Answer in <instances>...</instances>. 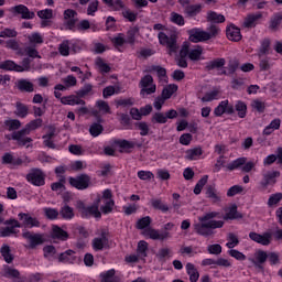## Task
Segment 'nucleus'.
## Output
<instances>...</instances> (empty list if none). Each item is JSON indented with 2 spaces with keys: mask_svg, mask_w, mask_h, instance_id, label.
Returning <instances> with one entry per match:
<instances>
[{
  "mask_svg": "<svg viewBox=\"0 0 282 282\" xmlns=\"http://www.w3.org/2000/svg\"><path fill=\"white\" fill-rule=\"evenodd\" d=\"M4 126L8 127V131H18V129H21V121L19 119H8L4 121Z\"/></svg>",
  "mask_w": 282,
  "mask_h": 282,
  "instance_id": "obj_52",
  "label": "nucleus"
},
{
  "mask_svg": "<svg viewBox=\"0 0 282 282\" xmlns=\"http://www.w3.org/2000/svg\"><path fill=\"white\" fill-rule=\"evenodd\" d=\"M202 12V4H191L185 7L184 13L187 14V17H197Z\"/></svg>",
  "mask_w": 282,
  "mask_h": 282,
  "instance_id": "obj_43",
  "label": "nucleus"
},
{
  "mask_svg": "<svg viewBox=\"0 0 282 282\" xmlns=\"http://www.w3.org/2000/svg\"><path fill=\"white\" fill-rule=\"evenodd\" d=\"M1 257H3L6 263H12L14 261V256L12 254V250L10 249V246L2 245L0 248Z\"/></svg>",
  "mask_w": 282,
  "mask_h": 282,
  "instance_id": "obj_32",
  "label": "nucleus"
},
{
  "mask_svg": "<svg viewBox=\"0 0 282 282\" xmlns=\"http://www.w3.org/2000/svg\"><path fill=\"white\" fill-rule=\"evenodd\" d=\"M276 177H281L279 171H264L262 172V180L259 183L261 191H268L269 186L276 184Z\"/></svg>",
  "mask_w": 282,
  "mask_h": 282,
  "instance_id": "obj_7",
  "label": "nucleus"
},
{
  "mask_svg": "<svg viewBox=\"0 0 282 282\" xmlns=\"http://www.w3.org/2000/svg\"><path fill=\"white\" fill-rule=\"evenodd\" d=\"M139 87H141L140 96L142 98H147V96H151V94L158 91V86L153 83V76L151 75L143 76L139 83Z\"/></svg>",
  "mask_w": 282,
  "mask_h": 282,
  "instance_id": "obj_4",
  "label": "nucleus"
},
{
  "mask_svg": "<svg viewBox=\"0 0 282 282\" xmlns=\"http://www.w3.org/2000/svg\"><path fill=\"white\" fill-rule=\"evenodd\" d=\"M19 33L14 29H4L0 32V39H17Z\"/></svg>",
  "mask_w": 282,
  "mask_h": 282,
  "instance_id": "obj_58",
  "label": "nucleus"
},
{
  "mask_svg": "<svg viewBox=\"0 0 282 282\" xmlns=\"http://www.w3.org/2000/svg\"><path fill=\"white\" fill-rule=\"evenodd\" d=\"M76 251L68 249L58 256L59 263H74L76 259Z\"/></svg>",
  "mask_w": 282,
  "mask_h": 282,
  "instance_id": "obj_26",
  "label": "nucleus"
},
{
  "mask_svg": "<svg viewBox=\"0 0 282 282\" xmlns=\"http://www.w3.org/2000/svg\"><path fill=\"white\" fill-rule=\"evenodd\" d=\"M102 131H105V128L100 123H93L89 128V133L93 138H98Z\"/></svg>",
  "mask_w": 282,
  "mask_h": 282,
  "instance_id": "obj_56",
  "label": "nucleus"
},
{
  "mask_svg": "<svg viewBox=\"0 0 282 282\" xmlns=\"http://www.w3.org/2000/svg\"><path fill=\"white\" fill-rule=\"evenodd\" d=\"M270 45H271L270 39L262 40L259 52H258V56L261 57V56H265V55L270 54V52L272 51Z\"/></svg>",
  "mask_w": 282,
  "mask_h": 282,
  "instance_id": "obj_40",
  "label": "nucleus"
},
{
  "mask_svg": "<svg viewBox=\"0 0 282 282\" xmlns=\"http://www.w3.org/2000/svg\"><path fill=\"white\" fill-rule=\"evenodd\" d=\"M202 54H204V47L202 45H195L189 50L188 58L189 61H200Z\"/></svg>",
  "mask_w": 282,
  "mask_h": 282,
  "instance_id": "obj_35",
  "label": "nucleus"
},
{
  "mask_svg": "<svg viewBox=\"0 0 282 282\" xmlns=\"http://www.w3.org/2000/svg\"><path fill=\"white\" fill-rule=\"evenodd\" d=\"M0 69H3L4 72H21V65L15 64L12 59H7L2 63H0Z\"/></svg>",
  "mask_w": 282,
  "mask_h": 282,
  "instance_id": "obj_25",
  "label": "nucleus"
},
{
  "mask_svg": "<svg viewBox=\"0 0 282 282\" xmlns=\"http://www.w3.org/2000/svg\"><path fill=\"white\" fill-rule=\"evenodd\" d=\"M4 226L7 227H0V237H12V235H19L17 228H21V223L17 219H8Z\"/></svg>",
  "mask_w": 282,
  "mask_h": 282,
  "instance_id": "obj_8",
  "label": "nucleus"
},
{
  "mask_svg": "<svg viewBox=\"0 0 282 282\" xmlns=\"http://www.w3.org/2000/svg\"><path fill=\"white\" fill-rule=\"evenodd\" d=\"M150 204L154 210H161V213H169V210H171L169 204L164 203L162 198H152Z\"/></svg>",
  "mask_w": 282,
  "mask_h": 282,
  "instance_id": "obj_22",
  "label": "nucleus"
},
{
  "mask_svg": "<svg viewBox=\"0 0 282 282\" xmlns=\"http://www.w3.org/2000/svg\"><path fill=\"white\" fill-rule=\"evenodd\" d=\"M227 240L228 242L226 243L227 248H229V250H232V248H237V246H239V237H237V235H235L234 232H229L227 235Z\"/></svg>",
  "mask_w": 282,
  "mask_h": 282,
  "instance_id": "obj_51",
  "label": "nucleus"
},
{
  "mask_svg": "<svg viewBox=\"0 0 282 282\" xmlns=\"http://www.w3.org/2000/svg\"><path fill=\"white\" fill-rule=\"evenodd\" d=\"M28 41L31 44V46H34V47L35 45H43L44 43L43 35H41V33L39 32L28 35Z\"/></svg>",
  "mask_w": 282,
  "mask_h": 282,
  "instance_id": "obj_42",
  "label": "nucleus"
},
{
  "mask_svg": "<svg viewBox=\"0 0 282 282\" xmlns=\"http://www.w3.org/2000/svg\"><path fill=\"white\" fill-rule=\"evenodd\" d=\"M260 19H263V14L260 12L248 14L243 20L242 28H247L248 30L257 28V23H259Z\"/></svg>",
  "mask_w": 282,
  "mask_h": 282,
  "instance_id": "obj_15",
  "label": "nucleus"
},
{
  "mask_svg": "<svg viewBox=\"0 0 282 282\" xmlns=\"http://www.w3.org/2000/svg\"><path fill=\"white\" fill-rule=\"evenodd\" d=\"M23 239H25L29 243L30 250H36L39 246H43L45 243V235L43 234H34L32 231L22 232Z\"/></svg>",
  "mask_w": 282,
  "mask_h": 282,
  "instance_id": "obj_6",
  "label": "nucleus"
},
{
  "mask_svg": "<svg viewBox=\"0 0 282 282\" xmlns=\"http://www.w3.org/2000/svg\"><path fill=\"white\" fill-rule=\"evenodd\" d=\"M17 88L19 89V91L32 94V91H34V84L28 79H20L17 83Z\"/></svg>",
  "mask_w": 282,
  "mask_h": 282,
  "instance_id": "obj_28",
  "label": "nucleus"
},
{
  "mask_svg": "<svg viewBox=\"0 0 282 282\" xmlns=\"http://www.w3.org/2000/svg\"><path fill=\"white\" fill-rule=\"evenodd\" d=\"M94 86L91 84H85L84 87H82L79 90H77L76 95L83 99L86 98V96L89 95L90 91H93Z\"/></svg>",
  "mask_w": 282,
  "mask_h": 282,
  "instance_id": "obj_57",
  "label": "nucleus"
},
{
  "mask_svg": "<svg viewBox=\"0 0 282 282\" xmlns=\"http://www.w3.org/2000/svg\"><path fill=\"white\" fill-rule=\"evenodd\" d=\"M58 52L61 56H68L69 55V40H64L59 46Z\"/></svg>",
  "mask_w": 282,
  "mask_h": 282,
  "instance_id": "obj_61",
  "label": "nucleus"
},
{
  "mask_svg": "<svg viewBox=\"0 0 282 282\" xmlns=\"http://www.w3.org/2000/svg\"><path fill=\"white\" fill-rule=\"evenodd\" d=\"M206 197L213 202V204H219L221 202V196L217 193V188L213 185L206 187Z\"/></svg>",
  "mask_w": 282,
  "mask_h": 282,
  "instance_id": "obj_27",
  "label": "nucleus"
},
{
  "mask_svg": "<svg viewBox=\"0 0 282 282\" xmlns=\"http://www.w3.org/2000/svg\"><path fill=\"white\" fill-rule=\"evenodd\" d=\"M241 217L243 216H241V214L237 212V205H234L229 209H227L224 219H241Z\"/></svg>",
  "mask_w": 282,
  "mask_h": 282,
  "instance_id": "obj_50",
  "label": "nucleus"
},
{
  "mask_svg": "<svg viewBox=\"0 0 282 282\" xmlns=\"http://www.w3.org/2000/svg\"><path fill=\"white\" fill-rule=\"evenodd\" d=\"M185 268L191 282L199 281V271L195 268V264L188 262Z\"/></svg>",
  "mask_w": 282,
  "mask_h": 282,
  "instance_id": "obj_30",
  "label": "nucleus"
},
{
  "mask_svg": "<svg viewBox=\"0 0 282 282\" xmlns=\"http://www.w3.org/2000/svg\"><path fill=\"white\" fill-rule=\"evenodd\" d=\"M44 215L47 219H58V215H59V212H57V209L55 208H50V207H46L44 208Z\"/></svg>",
  "mask_w": 282,
  "mask_h": 282,
  "instance_id": "obj_62",
  "label": "nucleus"
},
{
  "mask_svg": "<svg viewBox=\"0 0 282 282\" xmlns=\"http://www.w3.org/2000/svg\"><path fill=\"white\" fill-rule=\"evenodd\" d=\"M158 37L159 43L167 48V54L170 56L177 54V50H180V45H177V33H171L170 35H166V33L160 32Z\"/></svg>",
  "mask_w": 282,
  "mask_h": 282,
  "instance_id": "obj_3",
  "label": "nucleus"
},
{
  "mask_svg": "<svg viewBox=\"0 0 282 282\" xmlns=\"http://www.w3.org/2000/svg\"><path fill=\"white\" fill-rule=\"evenodd\" d=\"M281 23H282V12H278L272 15L269 24V30H272V32H276Z\"/></svg>",
  "mask_w": 282,
  "mask_h": 282,
  "instance_id": "obj_34",
  "label": "nucleus"
},
{
  "mask_svg": "<svg viewBox=\"0 0 282 282\" xmlns=\"http://www.w3.org/2000/svg\"><path fill=\"white\" fill-rule=\"evenodd\" d=\"M24 52L26 55H29L30 58H41V55L39 54L36 46H26L24 48Z\"/></svg>",
  "mask_w": 282,
  "mask_h": 282,
  "instance_id": "obj_64",
  "label": "nucleus"
},
{
  "mask_svg": "<svg viewBox=\"0 0 282 282\" xmlns=\"http://www.w3.org/2000/svg\"><path fill=\"white\" fill-rule=\"evenodd\" d=\"M249 239L254 241L256 243H260V246H270L272 235L270 232H264L263 235L251 231L249 234Z\"/></svg>",
  "mask_w": 282,
  "mask_h": 282,
  "instance_id": "obj_14",
  "label": "nucleus"
},
{
  "mask_svg": "<svg viewBox=\"0 0 282 282\" xmlns=\"http://www.w3.org/2000/svg\"><path fill=\"white\" fill-rule=\"evenodd\" d=\"M108 241L109 240L105 236H102L101 238L93 239V248H94V250H96V251L104 250L105 246H107Z\"/></svg>",
  "mask_w": 282,
  "mask_h": 282,
  "instance_id": "obj_49",
  "label": "nucleus"
},
{
  "mask_svg": "<svg viewBox=\"0 0 282 282\" xmlns=\"http://www.w3.org/2000/svg\"><path fill=\"white\" fill-rule=\"evenodd\" d=\"M2 164H12V166H21V164H23V160L15 159L10 153H4V155L2 156Z\"/></svg>",
  "mask_w": 282,
  "mask_h": 282,
  "instance_id": "obj_37",
  "label": "nucleus"
},
{
  "mask_svg": "<svg viewBox=\"0 0 282 282\" xmlns=\"http://www.w3.org/2000/svg\"><path fill=\"white\" fill-rule=\"evenodd\" d=\"M268 261V252L263 250H258L254 253V259H251V263L259 268V270H263V263Z\"/></svg>",
  "mask_w": 282,
  "mask_h": 282,
  "instance_id": "obj_18",
  "label": "nucleus"
},
{
  "mask_svg": "<svg viewBox=\"0 0 282 282\" xmlns=\"http://www.w3.org/2000/svg\"><path fill=\"white\" fill-rule=\"evenodd\" d=\"M170 21L174 23L175 25L183 26L185 25L186 21L184 20V15L177 13V12H172L170 14Z\"/></svg>",
  "mask_w": 282,
  "mask_h": 282,
  "instance_id": "obj_53",
  "label": "nucleus"
},
{
  "mask_svg": "<svg viewBox=\"0 0 282 282\" xmlns=\"http://www.w3.org/2000/svg\"><path fill=\"white\" fill-rule=\"evenodd\" d=\"M28 135H30V134L23 128L19 131H14L11 134V140H15V142H18L19 147H26V149H30V144H32L33 140H32V138H30Z\"/></svg>",
  "mask_w": 282,
  "mask_h": 282,
  "instance_id": "obj_10",
  "label": "nucleus"
},
{
  "mask_svg": "<svg viewBox=\"0 0 282 282\" xmlns=\"http://www.w3.org/2000/svg\"><path fill=\"white\" fill-rule=\"evenodd\" d=\"M142 235L144 237H149L150 239L164 241V239H169L171 237V234L169 231H163L160 234L159 230L153 229L151 227L143 230Z\"/></svg>",
  "mask_w": 282,
  "mask_h": 282,
  "instance_id": "obj_12",
  "label": "nucleus"
},
{
  "mask_svg": "<svg viewBox=\"0 0 282 282\" xmlns=\"http://www.w3.org/2000/svg\"><path fill=\"white\" fill-rule=\"evenodd\" d=\"M62 105H69L74 107V105H79L80 107H85L86 102L84 99H80V97L77 95H69V96H64L61 98Z\"/></svg>",
  "mask_w": 282,
  "mask_h": 282,
  "instance_id": "obj_17",
  "label": "nucleus"
},
{
  "mask_svg": "<svg viewBox=\"0 0 282 282\" xmlns=\"http://www.w3.org/2000/svg\"><path fill=\"white\" fill-rule=\"evenodd\" d=\"M51 237L52 239H58L59 241H67V239H69V234H67V231L63 230V228L58 227L57 225H54L52 228Z\"/></svg>",
  "mask_w": 282,
  "mask_h": 282,
  "instance_id": "obj_19",
  "label": "nucleus"
},
{
  "mask_svg": "<svg viewBox=\"0 0 282 282\" xmlns=\"http://www.w3.org/2000/svg\"><path fill=\"white\" fill-rule=\"evenodd\" d=\"M221 29L217 26V24H212L207 31H204L199 28H194L187 31L189 36V41L192 43H206V41H210V39H217Z\"/></svg>",
  "mask_w": 282,
  "mask_h": 282,
  "instance_id": "obj_2",
  "label": "nucleus"
},
{
  "mask_svg": "<svg viewBox=\"0 0 282 282\" xmlns=\"http://www.w3.org/2000/svg\"><path fill=\"white\" fill-rule=\"evenodd\" d=\"M43 127V119L37 118L35 120H31L29 123L25 124L24 129L30 134L32 131H36V129H41Z\"/></svg>",
  "mask_w": 282,
  "mask_h": 282,
  "instance_id": "obj_39",
  "label": "nucleus"
},
{
  "mask_svg": "<svg viewBox=\"0 0 282 282\" xmlns=\"http://www.w3.org/2000/svg\"><path fill=\"white\" fill-rule=\"evenodd\" d=\"M95 65L96 67H98L101 74H109V72H111V66L105 63V59H102V57H97L95 61Z\"/></svg>",
  "mask_w": 282,
  "mask_h": 282,
  "instance_id": "obj_41",
  "label": "nucleus"
},
{
  "mask_svg": "<svg viewBox=\"0 0 282 282\" xmlns=\"http://www.w3.org/2000/svg\"><path fill=\"white\" fill-rule=\"evenodd\" d=\"M98 6H100V1L94 0L89 2L87 8V14L88 17H96V12H98Z\"/></svg>",
  "mask_w": 282,
  "mask_h": 282,
  "instance_id": "obj_60",
  "label": "nucleus"
},
{
  "mask_svg": "<svg viewBox=\"0 0 282 282\" xmlns=\"http://www.w3.org/2000/svg\"><path fill=\"white\" fill-rule=\"evenodd\" d=\"M28 113H30L28 105L17 101L14 115L18 116V118H26Z\"/></svg>",
  "mask_w": 282,
  "mask_h": 282,
  "instance_id": "obj_29",
  "label": "nucleus"
},
{
  "mask_svg": "<svg viewBox=\"0 0 282 282\" xmlns=\"http://www.w3.org/2000/svg\"><path fill=\"white\" fill-rule=\"evenodd\" d=\"M4 47H7V50H12V52H15L18 56H23V48H21V44L19 43V41L14 39L7 40L4 42Z\"/></svg>",
  "mask_w": 282,
  "mask_h": 282,
  "instance_id": "obj_21",
  "label": "nucleus"
},
{
  "mask_svg": "<svg viewBox=\"0 0 282 282\" xmlns=\"http://www.w3.org/2000/svg\"><path fill=\"white\" fill-rule=\"evenodd\" d=\"M224 113H235V106L230 105L228 100L220 101L219 105L214 109V116L217 118L224 116Z\"/></svg>",
  "mask_w": 282,
  "mask_h": 282,
  "instance_id": "obj_13",
  "label": "nucleus"
},
{
  "mask_svg": "<svg viewBox=\"0 0 282 282\" xmlns=\"http://www.w3.org/2000/svg\"><path fill=\"white\" fill-rule=\"evenodd\" d=\"M153 219H151V216H145L139 219L135 224L137 230H147L151 226V223Z\"/></svg>",
  "mask_w": 282,
  "mask_h": 282,
  "instance_id": "obj_44",
  "label": "nucleus"
},
{
  "mask_svg": "<svg viewBox=\"0 0 282 282\" xmlns=\"http://www.w3.org/2000/svg\"><path fill=\"white\" fill-rule=\"evenodd\" d=\"M217 217H219V213L217 212L207 213L198 217L199 223L194 225L195 232L200 235V237H210L215 235L213 230L216 228H224L223 220H213Z\"/></svg>",
  "mask_w": 282,
  "mask_h": 282,
  "instance_id": "obj_1",
  "label": "nucleus"
},
{
  "mask_svg": "<svg viewBox=\"0 0 282 282\" xmlns=\"http://www.w3.org/2000/svg\"><path fill=\"white\" fill-rule=\"evenodd\" d=\"M76 208H77L78 213H80V216L86 219L89 217H95L96 219H100V217H102V214L98 209V205H91V206L86 207L85 203H83V200H78Z\"/></svg>",
  "mask_w": 282,
  "mask_h": 282,
  "instance_id": "obj_5",
  "label": "nucleus"
},
{
  "mask_svg": "<svg viewBox=\"0 0 282 282\" xmlns=\"http://www.w3.org/2000/svg\"><path fill=\"white\" fill-rule=\"evenodd\" d=\"M13 11L17 14H21L22 19H34V17H36L34 11H30V9H28V7H25L24 4L15 6L13 8Z\"/></svg>",
  "mask_w": 282,
  "mask_h": 282,
  "instance_id": "obj_20",
  "label": "nucleus"
},
{
  "mask_svg": "<svg viewBox=\"0 0 282 282\" xmlns=\"http://www.w3.org/2000/svg\"><path fill=\"white\" fill-rule=\"evenodd\" d=\"M101 282H121L120 278L116 276V270L110 269L100 274Z\"/></svg>",
  "mask_w": 282,
  "mask_h": 282,
  "instance_id": "obj_31",
  "label": "nucleus"
},
{
  "mask_svg": "<svg viewBox=\"0 0 282 282\" xmlns=\"http://www.w3.org/2000/svg\"><path fill=\"white\" fill-rule=\"evenodd\" d=\"M68 182L70 186L77 188V191H85L89 188V184H91V177L87 174H80L76 177H69Z\"/></svg>",
  "mask_w": 282,
  "mask_h": 282,
  "instance_id": "obj_9",
  "label": "nucleus"
},
{
  "mask_svg": "<svg viewBox=\"0 0 282 282\" xmlns=\"http://www.w3.org/2000/svg\"><path fill=\"white\" fill-rule=\"evenodd\" d=\"M147 250H149V243H147V241L144 240L139 241L138 248H137L138 257H140L141 259H144V257H147Z\"/></svg>",
  "mask_w": 282,
  "mask_h": 282,
  "instance_id": "obj_54",
  "label": "nucleus"
},
{
  "mask_svg": "<svg viewBox=\"0 0 282 282\" xmlns=\"http://www.w3.org/2000/svg\"><path fill=\"white\" fill-rule=\"evenodd\" d=\"M227 39L234 43H239L241 41V29L237 28L235 24H231L227 28Z\"/></svg>",
  "mask_w": 282,
  "mask_h": 282,
  "instance_id": "obj_16",
  "label": "nucleus"
},
{
  "mask_svg": "<svg viewBox=\"0 0 282 282\" xmlns=\"http://www.w3.org/2000/svg\"><path fill=\"white\" fill-rule=\"evenodd\" d=\"M59 215L62 219H74V208H72L69 205L65 204L61 210Z\"/></svg>",
  "mask_w": 282,
  "mask_h": 282,
  "instance_id": "obj_47",
  "label": "nucleus"
},
{
  "mask_svg": "<svg viewBox=\"0 0 282 282\" xmlns=\"http://www.w3.org/2000/svg\"><path fill=\"white\" fill-rule=\"evenodd\" d=\"M115 144H117V147H120V149H135V147H138V149L142 148V143H135L133 141H128V140H117L115 141Z\"/></svg>",
  "mask_w": 282,
  "mask_h": 282,
  "instance_id": "obj_38",
  "label": "nucleus"
},
{
  "mask_svg": "<svg viewBox=\"0 0 282 282\" xmlns=\"http://www.w3.org/2000/svg\"><path fill=\"white\" fill-rule=\"evenodd\" d=\"M202 155H204V150L202 149V147H196V148L186 150L185 160H191V161L199 160Z\"/></svg>",
  "mask_w": 282,
  "mask_h": 282,
  "instance_id": "obj_24",
  "label": "nucleus"
},
{
  "mask_svg": "<svg viewBox=\"0 0 282 282\" xmlns=\"http://www.w3.org/2000/svg\"><path fill=\"white\" fill-rule=\"evenodd\" d=\"M208 184V175L203 176L194 187V194L199 195L202 193V188Z\"/></svg>",
  "mask_w": 282,
  "mask_h": 282,
  "instance_id": "obj_59",
  "label": "nucleus"
},
{
  "mask_svg": "<svg viewBox=\"0 0 282 282\" xmlns=\"http://www.w3.org/2000/svg\"><path fill=\"white\" fill-rule=\"evenodd\" d=\"M177 91V85L175 84H170L166 87L163 88L161 96L165 99L169 100L171 96H173Z\"/></svg>",
  "mask_w": 282,
  "mask_h": 282,
  "instance_id": "obj_48",
  "label": "nucleus"
},
{
  "mask_svg": "<svg viewBox=\"0 0 282 282\" xmlns=\"http://www.w3.org/2000/svg\"><path fill=\"white\" fill-rule=\"evenodd\" d=\"M246 162H248V159L246 158H239L236 159L235 161H232L231 163L226 165L227 171H236V169H241V166H243V164H246Z\"/></svg>",
  "mask_w": 282,
  "mask_h": 282,
  "instance_id": "obj_45",
  "label": "nucleus"
},
{
  "mask_svg": "<svg viewBox=\"0 0 282 282\" xmlns=\"http://www.w3.org/2000/svg\"><path fill=\"white\" fill-rule=\"evenodd\" d=\"M227 69L228 74H235L239 69V61L237 58L229 59Z\"/></svg>",
  "mask_w": 282,
  "mask_h": 282,
  "instance_id": "obj_63",
  "label": "nucleus"
},
{
  "mask_svg": "<svg viewBox=\"0 0 282 282\" xmlns=\"http://www.w3.org/2000/svg\"><path fill=\"white\" fill-rule=\"evenodd\" d=\"M173 251L170 248H161L156 253V258L159 261H166V259L171 258Z\"/></svg>",
  "mask_w": 282,
  "mask_h": 282,
  "instance_id": "obj_55",
  "label": "nucleus"
},
{
  "mask_svg": "<svg viewBox=\"0 0 282 282\" xmlns=\"http://www.w3.org/2000/svg\"><path fill=\"white\" fill-rule=\"evenodd\" d=\"M102 2L113 12H118L124 8V2L122 0H102Z\"/></svg>",
  "mask_w": 282,
  "mask_h": 282,
  "instance_id": "obj_33",
  "label": "nucleus"
},
{
  "mask_svg": "<svg viewBox=\"0 0 282 282\" xmlns=\"http://www.w3.org/2000/svg\"><path fill=\"white\" fill-rule=\"evenodd\" d=\"M206 19H207L208 23H225L226 22V17H224V14H219L215 11L207 12Z\"/></svg>",
  "mask_w": 282,
  "mask_h": 282,
  "instance_id": "obj_36",
  "label": "nucleus"
},
{
  "mask_svg": "<svg viewBox=\"0 0 282 282\" xmlns=\"http://www.w3.org/2000/svg\"><path fill=\"white\" fill-rule=\"evenodd\" d=\"M226 65V58H215L206 63L205 69L206 72H213V69H221Z\"/></svg>",
  "mask_w": 282,
  "mask_h": 282,
  "instance_id": "obj_23",
  "label": "nucleus"
},
{
  "mask_svg": "<svg viewBox=\"0 0 282 282\" xmlns=\"http://www.w3.org/2000/svg\"><path fill=\"white\" fill-rule=\"evenodd\" d=\"M152 124H166L169 119L166 118V113L164 112H155L151 118Z\"/></svg>",
  "mask_w": 282,
  "mask_h": 282,
  "instance_id": "obj_46",
  "label": "nucleus"
},
{
  "mask_svg": "<svg viewBox=\"0 0 282 282\" xmlns=\"http://www.w3.org/2000/svg\"><path fill=\"white\" fill-rule=\"evenodd\" d=\"M26 181L33 186H45V173L40 169H33L26 174Z\"/></svg>",
  "mask_w": 282,
  "mask_h": 282,
  "instance_id": "obj_11",
  "label": "nucleus"
}]
</instances>
